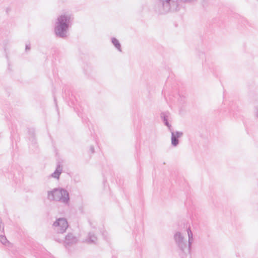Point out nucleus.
<instances>
[{
	"instance_id": "nucleus-1",
	"label": "nucleus",
	"mask_w": 258,
	"mask_h": 258,
	"mask_svg": "<svg viewBox=\"0 0 258 258\" xmlns=\"http://www.w3.org/2000/svg\"><path fill=\"white\" fill-rule=\"evenodd\" d=\"M73 19V15L70 12H63L57 17L54 29L56 36L62 38L68 36Z\"/></svg>"
},
{
	"instance_id": "nucleus-2",
	"label": "nucleus",
	"mask_w": 258,
	"mask_h": 258,
	"mask_svg": "<svg viewBox=\"0 0 258 258\" xmlns=\"http://www.w3.org/2000/svg\"><path fill=\"white\" fill-rule=\"evenodd\" d=\"M188 235V241L185 237V233L177 231L174 235V240L177 247L183 252H189L191 244L194 241L193 233L189 227L186 229Z\"/></svg>"
},
{
	"instance_id": "nucleus-3",
	"label": "nucleus",
	"mask_w": 258,
	"mask_h": 258,
	"mask_svg": "<svg viewBox=\"0 0 258 258\" xmlns=\"http://www.w3.org/2000/svg\"><path fill=\"white\" fill-rule=\"evenodd\" d=\"M178 8V0H155L153 6L154 12L158 15L176 11Z\"/></svg>"
},
{
	"instance_id": "nucleus-4",
	"label": "nucleus",
	"mask_w": 258,
	"mask_h": 258,
	"mask_svg": "<svg viewBox=\"0 0 258 258\" xmlns=\"http://www.w3.org/2000/svg\"><path fill=\"white\" fill-rule=\"evenodd\" d=\"M47 198L50 201L60 202L68 204L70 201L69 192L61 187L55 188L47 191Z\"/></svg>"
},
{
	"instance_id": "nucleus-5",
	"label": "nucleus",
	"mask_w": 258,
	"mask_h": 258,
	"mask_svg": "<svg viewBox=\"0 0 258 258\" xmlns=\"http://www.w3.org/2000/svg\"><path fill=\"white\" fill-rule=\"evenodd\" d=\"M53 226L57 233H62L66 231L68 227V223L65 218H60L54 222Z\"/></svg>"
},
{
	"instance_id": "nucleus-6",
	"label": "nucleus",
	"mask_w": 258,
	"mask_h": 258,
	"mask_svg": "<svg viewBox=\"0 0 258 258\" xmlns=\"http://www.w3.org/2000/svg\"><path fill=\"white\" fill-rule=\"evenodd\" d=\"M77 241V238L74 236L73 234L69 233L65 237L64 244L66 247H69L74 244H76Z\"/></svg>"
},
{
	"instance_id": "nucleus-7",
	"label": "nucleus",
	"mask_w": 258,
	"mask_h": 258,
	"mask_svg": "<svg viewBox=\"0 0 258 258\" xmlns=\"http://www.w3.org/2000/svg\"><path fill=\"white\" fill-rule=\"evenodd\" d=\"M183 135L181 132H171V145L176 147L179 144L178 138H181Z\"/></svg>"
},
{
	"instance_id": "nucleus-8",
	"label": "nucleus",
	"mask_w": 258,
	"mask_h": 258,
	"mask_svg": "<svg viewBox=\"0 0 258 258\" xmlns=\"http://www.w3.org/2000/svg\"><path fill=\"white\" fill-rule=\"evenodd\" d=\"M97 237L92 232H89L88 237L85 239V242L89 243H95L97 241Z\"/></svg>"
},
{
	"instance_id": "nucleus-9",
	"label": "nucleus",
	"mask_w": 258,
	"mask_h": 258,
	"mask_svg": "<svg viewBox=\"0 0 258 258\" xmlns=\"http://www.w3.org/2000/svg\"><path fill=\"white\" fill-rule=\"evenodd\" d=\"M62 167H61L60 165H58L57 166L56 169L55 170V171L52 174H51V176L52 177H53V178H56L58 179L59 177L60 174L62 172Z\"/></svg>"
},
{
	"instance_id": "nucleus-10",
	"label": "nucleus",
	"mask_w": 258,
	"mask_h": 258,
	"mask_svg": "<svg viewBox=\"0 0 258 258\" xmlns=\"http://www.w3.org/2000/svg\"><path fill=\"white\" fill-rule=\"evenodd\" d=\"M111 42L114 47L120 52H121V47L119 41L115 38H111Z\"/></svg>"
},
{
	"instance_id": "nucleus-11",
	"label": "nucleus",
	"mask_w": 258,
	"mask_h": 258,
	"mask_svg": "<svg viewBox=\"0 0 258 258\" xmlns=\"http://www.w3.org/2000/svg\"><path fill=\"white\" fill-rule=\"evenodd\" d=\"M0 241L3 244L5 245H7V244L9 243V242L7 240L6 236L4 235L0 236Z\"/></svg>"
},
{
	"instance_id": "nucleus-12",
	"label": "nucleus",
	"mask_w": 258,
	"mask_h": 258,
	"mask_svg": "<svg viewBox=\"0 0 258 258\" xmlns=\"http://www.w3.org/2000/svg\"><path fill=\"white\" fill-rule=\"evenodd\" d=\"M164 123L168 127L169 129L170 130V131L171 132V128H170V127H171V125L169 124L167 119L165 117H164Z\"/></svg>"
},
{
	"instance_id": "nucleus-13",
	"label": "nucleus",
	"mask_w": 258,
	"mask_h": 258,
	"mask_svg": "<svg viewBox=\"0 0 258 258\" xmlns=\"http://www.w3.org/2000/svg\"><path fill=\"white\" fill-rule=\"evenodd\" d=\"M197 0H180L181 2L184 3H191L196 2Z\"/></svg>"
},
{
	"instance_id": "nucleus-14",
	"label": "nucleus",
	"mask_w": 258,
	"mask_h": 258,
	"mask_svg": "<svg viewBox=\"0 0 258 258\" xmlns=\"http://www.w3.org/2000/svg\"><path fill=\"white\" fill-rule=\"evenodd\" d=\"M25 49H26V51L29 50L30 49V47L29 44H26V48Z\"/></svg>"
},
{
	"instance_id": "nucleus-15",
	"label": "nucleus",
	"mask_w": 258,
	"mask_h": 258,
	"mask_svg": "<svg viewBox=\"0 0 258 258\" xmlns=\"http://www.w3.org/2000/svg\"><path fill=\"white\" fill-rule=\"evenodd\" d=\"M94 147H91V150L92 153L94 152Z\"/></svg>"
}]
</instances>
